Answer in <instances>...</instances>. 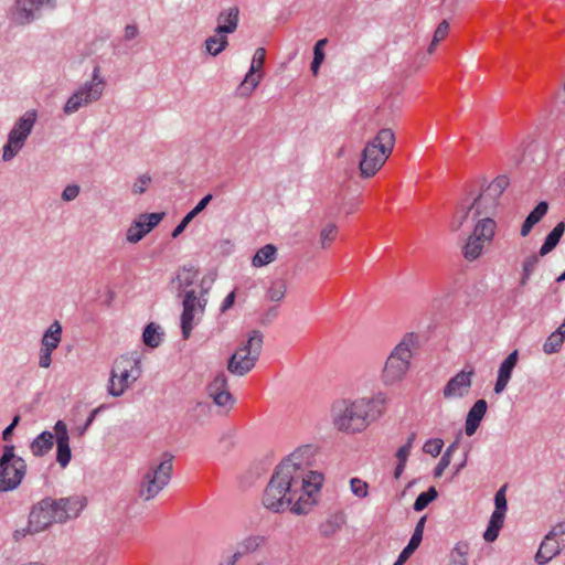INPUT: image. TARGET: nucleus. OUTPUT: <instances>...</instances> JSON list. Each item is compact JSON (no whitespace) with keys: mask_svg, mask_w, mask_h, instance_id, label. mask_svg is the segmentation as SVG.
<instances>
[{"mask_svg":"<svg viewBox=\"0 0 565 565\" xmlns=\"http://www.w3.org/2000/svg\"><path fill=\"white\" fill-rule=\"evenodd\" d=\"M284 466H277L263 493V504L266 509L280 513L295 500V495L302 490L308 497L317 493L323 481L322 473L308 471L307 476H291L282 473Z\"/></svg>","mask_w":565,"mask_h":565,"instance_id":"nucleus-1","label":"nucleus"},{"mask_svg":"<svg viewBox=\"0 0 565 565\" xmlns=\"http://www.w3.org/2000/svg\"><path fill=\"white\" fill-rule=\"evenodd\" d=\"M385 402L383 393L372 398L337 401L331 407L332 423L340 431L361 433L382 415Z\"/></svg>","mask_w":565,"mask_h":565,"instance_id":"nucleus-2","label":"nucleus"},{"mask_svg":"<svg viewBox=\"0 0 565 565\" xmlns=\"http://www.w3.org/2000/svg\"><path fill=\"white\" fill-rule=\"evenodd\" d=\"M395 145V135L391 128H382L376 136L366 142L359 169L363 178L373 177L386 162Z\"/></svg>","mask_w":565,"mask_h":565,"instance_id":"nucleus-3","label":"nucleus"},{"mask_svg":"<svg viewBox=\"0 0 565 565\" xmlns=\"http://www.w3.org/2000/svg\"><path fill=\"white\" fill-rule=\"evenodd\" d=\"M263 343V333L253 330L248 339L228 358V372L236 376H244L250 372L260 356Z\"/></svg>","mask_w":565,"mask_h":565,"instance_id":"nucleus-4","label":"nucleus"},{"mask_svg":"<svg viewBox=\"0 0 565 565\" xmlns=\"http://www.w3.org/2000/svg\"><path fill=\"white\" fill-rule=\"evenodd\" d=\"M141 375V361L135 354H122L114 362L107 384V392L114 397L121 396L129 387V379L137 381Z\"/></svg>","mask_w":565,"mask_h":565,"instance_id":"nucleus-5","label":"nucleus"},{"mask_svg":"<svg viewBox=\"0 0 565 565\" xmlns=\"http://www.w3.org/2000/svg\"><path fill=\"white\" fill-rule=\"evenodd\" d=\"M26 461L15 454L13 445H4L0 455V492L14 491L26 475Z\"/></svg>","mask_w":565,"mask_h":565,"instance_id":"nucleus-6","label":"nucleus"},{"mask_svg":"<svg viewBox=\"0 0 565 565\" xmlns=\"http://www.w3.org/2000/svg\"><path fill=\"white\" fill-rule=\"evenodd\" d=\"M415 340L414 333L407 334L388 355L382 373L385 385L395 384L406 374L412 358L411 347L415 343Z\"/></svg>","mask_w":565,"mask_h":565,"instance_id":"nucleus-7","label":"nucleus"},{"mask_svg":"<svg viewBox=\"0 0 565 565\" xmlns=\"http://www.w3.org/2000/svg\"><path fill=\"white\" fill-rule=\"evenodd\" d=\"M174 456L170 452L163 454V460L143 476L139 495L145 500H151L160 493V491L168 486L171 479L173 469Z\"/></svg>","mask_w":565,"mask_h":565,"instance_id":"nucleus-8","label":"nucleus"},{"mask_svg":"<svg viewBox=\"0 0 565 565\" xmlns=\"http://www.w3.org/2000/svg\"><path fill=\"white\" fill-rule=\"evenodd\" d=\"M55 499L45 497L34 504L29 514V522L25 532L30 534L40 533L49 529L53 523H60Z\"/></svg>","mask_w":565,"mask_h":565,"instance_id":"nucleus-9","label":"nucleus"},{"mask_svg":"<svg viewBox=\"0 0 565 565\" xmlns=\"http://www.w3.org/2000/svg\"><path fill=\"white\" fill-rule=\"evenodd\" d=\"M164 216V212L140 214L127 230V242L132 244L140 242L148 233L160 224Z\"/></svg>","mask_w":565,"mask_h":565,"instance_id":"nucleus-10","label":"nucleus"},{"mask_svg":"<svg viewBox=\"0 0 565 565\" xmlns=\"http://www.w3.org/2000/svg\"><path fill=\"white\" fill-rule=\"evenodd\" d=\"M44 6L54 9L55 0H15L12 19L17 24H29L36 19L35 12Z\"/></svg>","mask_w":565,"mask_h":565,"instance_id":"nucleus-11","label":"nucleus"},{"mask_svg":"<svg viewBox=\"0 0 565 565\" xmlns=\"http://www.w3.org/2000/svg\"><path fill=\"white\" fill-rule=\"evenodd\" d=\"M510 180L508 175H498L486 189L472 201V206H476V215H481L482 201L490 202L491 206H497L499 198L504 190L509 186Z\"/></svg>","mask_w":565,"mask_h":565,"instance_id":"nucleus-12","label":"nucleus"},{"mask_svg":"<svg viewBox=\"0 0 565 565\" xmlns=\"http://www.w3.org/2000/svg\"><path fill=\"white\" fill-rule=\"evenodd\" d=\"M473 375H475V370L470 369L469 371L461 370L456 375L450 377L443 390L444 397L445 398H462V397H465L471 388Z\"/></svg>","mask_w":565,"mask_h":565,"instance_id":"nucleus-13","label":"nucleus"},{"mask_svg":"<svg viewBox=\"0 0 565 565\" xmlns=\"http://www.w3.org/2000/svg\"><path fill=\"white\" fill-rule=\"evenodd\" d=\"M311 456V447L309 445L301 446L284 458L278 466H284L282 473L296 476H306L305 467L309 463Z\"/></svg>","mask_w":565,"mask_h":565,"instance_id":"nucleus-14","label":"nucleus"},{"mask_svg":"<svg viewBox=\"0 0 565 565\" xmlns=\"http://www.w3.org/2000/svg\"><path fill=\"white\" fill-rule=\"evenodd\" d=\"M100 87L93 88L90 85H82L65 103L63 111L66 115L76 113L81 107L86 106L100 98Z\"/></svg>","mask_w":565,"mask_h":565,"instance_id":"nucleus-15","label":"nucleus"},{"mask_svg":"<svg viewBox=\"0 0 565 565\" xmlns=\"http://www.w3.org/2000/svg\"><path fill=\"white\" fill-rule=\"evenodd\" d=\"M266 51L264 47L256 49L250 67L238 88L241 96H248L259 84L262 75L257 74V72L263 66Z\"/></svg>","mask_w":565,"mask_h":565,"instance_id":"nucleus-16","label":"nucleus"},{"mask_svg":"<svg viewBox=\"0 0 565 565\" xmlns=\"http://www.w3.org/2000/svg\"><path fill=\"white\" fill-rule=\"evenodd\" d=\"M56 436V461L62 468H66L72 459V450L70 446V434L67 425L64 420L58 419L54 427Z\"/></svg>","mask_w":565,"mask_h":565,"instance_id":"nucleus-17","label":"nucleus"},{"mask_svg":"<svg viewBox=\"0 0 565 565\" xmlns=\"http://www.w3.org/2000/svg\"><path fill=\"white\" fill-rule=\"evenodd\" d=\"M58 511L60 523H64L70 519H75L79 515L81 511L86 507L87 500L83 495H73L68 498L55 499Z\"/></svg>","mask_w":565,"mask_h":565,"instance_id":"nucleus-18","label":"nucleus"},{"mask_svg":"<svg viewBox=\"0 0 565 565\" xmlns=\"http://www.w3.org/2000/svg\"><path fill=\"white\" fill-rule=\"evenodd\" d=\"M519 356V350L515 349L512 352H510L508 356L500 363L497 380L493 387V392L497 395H500L505 391L512 377L513 370L518 365Z\"/></svg>","mask_w":565,"mask_h":565,"instance_id":"nucleus-19","label":"nucleus"},{"mask_svg":"<svg viewBox=\"0 0 565 565\" xmlns=\"http://www.w3.org/2000/svg\"><path fill=\"white\" fill-rule=\"evenodd\" d=\"M182 307L183 310L180 317V328L182 332V338L186 340L190 338L191 331L193 329L194 311L196 308L195 290L191 289L184 291Z\"/></svg>","mask_w":565,"mask_h":565,"instance_id":"nucleus-20","label":"nucleus"},{"mask_svg":"<svg viewBox=\"0 0 565 565\" xmlns=\"http://www.w3.org/2000/svg\"><path fill=\"white\" fill-rule=\"evenodd\" d=\"M36 110L25 111L13 125L8 135L20 138V146H24L25 140L31 135L34 124L36 122Z\"/></svg>","mask_w":565,"mask_h":565,"instance_id":"nucleus-21","label":"nucleus"},{"mask_svg":"<svg viewBox=\"0 0 565 565\" xmlns=\"http://www.w3.org/2000/svg\"><path fill=\"white\" fill-rule=\"evenodd\" d=\"M239 21V9L238 7H232L225 10H222L217 18V25L214 29V32L217 34H232L236 31Z\"/></svg>","mask_w":565,"mask_h":565,"instance_id":"nucleus-22","label":"nucleus"},{"mask_svg":"<svg viewBox=\"0 0 565 565\" xmlns=\"http://www.w3.org/2000/svg\"><path fill=\"white\" fill-rule=\"evenodd\" d=\"M488 409V403L486 399L480 398L475 402L471 408L468 411L466 423H465V433L467 436H472L478 430L486 413Z\"/></svg>","mask_w":565,"mask_h":565,"instance_id":"nucleus-23","label":"nucleus"},{"mask_svg":"<svg viewBox=\"0 0 565 565\" xmlns=\"http://www.w3.org/2000/svg\"><path fill=\"white\" fill-rule=\"evenodd\" d=\"M565 547V537L562 540L544 537L543 542L540 545L539 551L535 554V562L539 565L547 564L552 558L557 556L562 550Z\"/></svg>","mask_w":565,"mask_h":565,"instance_id":"nucleus-24","label":"nucleus"},{"mask_svg":"<svg viewBox=\"0 0 565 565\" xmlns=\"http://www.w3.org/2000/svg\"><path fill=\"white\" fill-rule=\"evenodd\" d=\"M57 433L43 430L30 444V450L34 457H43L47 455L56 443Z\"/></svg>","mask_w":565,"mask_h":565,"instance_id":"nucleus-25","label":"nucleus"},{"mask_svg":"<svg viewBox=\"0 0 565 565\" xmlns=\"http://www.w3.org/2000/svg\"><path fill=\"white\" fill-rule=\"evenodd\" d=\"M213 200V194L211 193H207L205 194L198 203L191 210L189 211L184 216L183 218L180 221V223L173 228V231L171 232V237L172 238H177L179 235H181L186 226L189 225V223L196 216L199 215L202 211L205 210V207L207 206V204Z\"/></svg>","mask_w":565,"mask_h":565,"instance_id":"nucleus-26","label":"nucleus"},{"mask_svg":"<svg viewBox=\"0 0 565 565\" xmlns=\"http://www.w3.org/2000/svg\"><path fill=\"white\" fill-rule=\"evenodd\" d=\"M547 211L548 203L546 201H540L523 221L520 231L521 236H527L532 228L546 215Z\"/></svg>","mask_w":565,"mask_h":565,"instance_id":"nucleus-27","label":"nucleus"},{"mask_svg":"<svg viewBox=\"0 0 565 565\" xmlns=\"http://www.w3.org/2000/svg\"><path fill=\"white\" fill-rule=\"evenodd\" d=\"M62 326L55 320L50 324V327L44 331L41 339V349L47 351H54L61 343L62 340Z\"/></svg>","mask_w":565,"mask_h":565,"instance_id":"nucleus-28","label":"nucleus"},{"mask_svg":"<svg viewBox=\"0 0 565 565\" xmlns=\"http://www.w3.org/2000/svg\"><path fill=\"white\" fill-rule=\"evenodd\" d=\"M565 232V222H558L553 230L546 235L542 246L540 247L539 255L545 256L550 254L559 243Z\"/></svg>","mask_w":565,"mask_h":565,"instance_id":"nucleus-29","label":"nucleus"},{"mask_svg":"<svg viewBox=\"0 0 565 565\" xmlns=\"http://www.w3.org/2000/svg\"><path fill=\"white\" fill-rule=\"evenodd\" d=\"M198 275L199 270L192 264L183 265L179 269L175 278L172 279V282H178L179 296L181 295V291H183L186 287H190L194 284Z\"/></svg>","mask_w":565,"mask_h":565,"instance_id":"nucleus-30","label":"nucleus"},{"mask_svg":"<svg viewBox=\"0 0 565 565\" xmlns=\"http://www.w3.org/2000/svg\"><path fill=\"white\" fill-rule=\"evenodd\" d=\"M315 494L308 497L302 490H299L298 494L295 495L294 502L289 505L290 511L296 515L308 514L312 505L316 504Z\"/></svg>","mask_w":565,"mask_h":565,"instance_id":"nucleus-31","label":"nucleus"},{"mask_svg":"<svg viewBox=\"0 0 565 565\" xmlns=\"http://www.w3.org/2000/svg\"><path fill=\"white\" fill-rule=\"evenodd\" d=\"M277 247L274 244H266L260 247L252 258L254 267H263L276 259Z\"/></svg>","mask_w":565,"mask_h":565,"instance_id":"nucleus-32","label":"nucleus"},{"mask_svg":"<svg viewBox=\"0 0 565 565\" xmlns=\"http://www.w3.org/2000/svg\"><path fill=\"white\" fill-rule=\"evenodd\" d=\"M164 335L161 327L154 322H149L142 332V341L149 348H158Z\"/></svg>","mask_w":565,"mask_h":565,"instance_id":"nucleus-33","label":"nucleus"},{"mask_svg":"<svg viewBox=\"0 0 565 565\" xmlns=\"http://www.w3.org/2000/svg\"><path fill=\"white\" fill-rule=\"evenodd\" d=\"M494 228L495 222L490 217H486L477 222L470 236L479 238L482 242L491 241L494 235Z\"/></svg>","mask_w":565,"mask_h":565,"instance_id":"nucleus-34","label":"nucleus"},{"mask_svg":"<svg viewBox=\"0 0 565 565\" xmlns=\"http://www.w3.org/2000/svg\"><path fill=\"white\" fill-rule=\"evenodd\" d=\"M205 50L211 56L220 55L228 45L227 34H217L215 33L212 36H209L205 42Z\"/></svg>","mask_w":565,"mask_h":565,"instance_id":"nucleus-35","label":"nucleus"},{"mask_svg":"<svg viewBox=\"0 0 565 565\" xmlns=\"http://www.w3.org/2000/svg\"><path fill=\"white\" fill-rule=\"evenodd\" d=\"M438 498V491L434 486H430L426 491L420 492L413 504L416 512L425 510L434 500Z\"/></svg>","mask_w":565,"mask_h":565,"instance_id":"nucleus-36","label":"nucleus"},{"mask_svg":"<svg viewBox=\"0 0 565 565\" xmlns=\"http://www.w3.org/2000/svg\"><path fill=\"white\" fill-rule=\"evenodd\" d=\"M483 242L479 238L469 236L462 247L463 257L468 260L477 259L482 252Z\"/></svg>","mask_w":565,"mask_h":565,"instance_id":"nucleus-37","label":"nucleus"},{"mask_svg":"<svg viewBox=\"0 0 565 565\" xmlns=\"http://www.w3.org/2000/svg\"><path fill=\"white\" fill-rule=\"evenodd\" d=\"M458 445H459V441L455 440L446 448V450L444 451V454L441 455V457L439 459V462L437 463V466L434 469L435 478H440L443 476L445 469L448 468V466L450 465V461H451V456H452L454 451L458 448Z\"/></svg>","mask_w":565,"mask_h":565,"instance_id":"nucleus-38","label":"nucleus"},{"mask_svg":"<svg viewBox=\"0 0 565 565\" xmlns=\"http://www.w3.org/2000/svg\"><path fill=\"white\" fill-rule=\"evenodd\" d=\"M507 484H503L494 494V510L491 515L503 519L508 510V501L505 497Z\"/></svg>","mask_w":565,"mask_h":565,"instance_id":"nucleus-39","label":"nucleus"},{"mask_svg":"<svg viewBox=\"0 0 565 565\" xmlns=\"http://www.w3.org/2000/svg\"><path fill=\"white\" fill-rule=\"evenodd\" d=\"M507 484H503L494 494V510L491 515L503 519L508 510V501L505 497Z\"/></svg>","mask_w":565,"mask_h":565,"instance_id":"nucleus-40","label":"nucleus"},{"mask_svg":"<svg viewBox=\"0 0 565 565\" xmlns=\"http://www.w3.org/2000/svg\"><path fill=\"white\" fill-rule=\"evenodd\" d=\"M503 523H504L503 519L491 515L490 520L488 522L487 529L482 535L483 540L488 543L494 542L499 536V533L503 526Z\"/></svg>","mask_w":565,"mask_h":565,"instance_id":"nucleus-41","label":"nucleus"},{"mask_svg":"<svg viewBox=\"0 0 565 565\" xmlns=\"http://www.w3.org/2000/svg\"><path fill=\"white\" fill-rule=\"evenodd\" d=\"M20 138L14 137L13 135H8L7 142L2 148V160L10 161L12 160L18 152L22 149L23 146H20Z\"/></svg>","mask_w":565,"mask_h":565,"instance_id":"nucleus-42","label":"nucleus"},{"mask_svg":"<svg viewBox=\"0 0 565 565\" xmlns=\"http://www.w3.org/2000/svg\"><path fill=\"white\" fill-rule=\"evenodd\" d=\"M469 551V545L466 542H458L451 551L450 565H468L467 554Z\"/></svg>","mask_w":565,"mask_h":565,"instance_id":"nucleus-43","label":"nucleus"},{"mask_svg":"<svg viewBox=\"0 0 565 565\" xmlns=\"http://www.w3.org/2000/svg\"><path fill=\"white\" fill-rule=\"evenodd\" d=\"M265 543V537L260 535H252L246 539H244L239 543V553H242V556L247 553L255 552L260 545Z\"/></svg>","mask_w":565,"mask_h":565,"instance_id":"nucleus-44","label":"nucleus"},{"mask_svg":"<svg viewBox=\"0 0 565 565\" xmlns=\"http://www.w3.org/2000/svg\"><path fill=\"white\" fill-rule=\"evenodd\" d=\"M564 341L565 340L561 335L553 331L543 343V352L545 354L557 353L561 350Z\"/></svg>","mask_w":565,"mask_h":565,"instance_id":"nucleus-45","label":"nucleus"},{"mask_svg":"<svg viewBox=\"0 0 565 565\" xmlns=\"http://www.w3.org/2000/svg\"><path fill=\"white\" fill-rule=\"evenodd\" d=\"M226 390H228V380L224 372H218L206 387L209 395Z\"/></svg>","mask_w":565,"mask_h":565,"instance_id":"nucleus-46","label":"nucleus"},{"mask_svg":"<svg viewBox=\"0 0 565 565\" xmlns=\"http://www.w3.org/2000/svg\"><path fill=\"white\" fill-rule=\"evenodd\" d=\"M342 523V519L338 516L328 519L326 522L321 523L319 527L320 534L324 537H330L340 530Z\"/></svg>","mask_w":565,"mask_h":565,"instance_id":"nucleus-47","label":"nucleus"},{"mask_svg":"<svg viewBox=\"0 0 565 565\" xmlns=\"http://www.w3.org/2000/svg\"><path fill=\"white\" fill-rule=\"evenodd\" d=\"M287 286L285 280L277 279L271 282V286L267 290V296L271 301H280L286 294Z\"/></svg>","mask_w":565,"mask_h":565,"instance_id":"nucleus-48","label":"nucleus"},{"mask_svg":"<svg viewBox=\"0 0 565 565\" xmlns=\"http://www.w3.org/2000/svg\"><path fill=\"white\" fill-rule=\"evenodd\" d=\"M426 521H427L426 515H423L419 518V520L417 521V523L415 525L414 532L408 541V544L412 545V547H415L416 550L419 547V545L423 541V534H424Z\"/></svg>","mask_w":565,"mask_h":565,"instance_id":"nucleus-49","label":"nucleus"},{"mask_svg":"<svg viewBox=\"0 0 565 565\" xmlns=\"http://www.w3.org/2000/svg\"><path fill=\"white\" fill-rule=\"evenodd\" d=\"M209 396L213 399V403L218 407L232 406L235 402L233 394L228 390L220 391Z\"/></svg>","mask_w":565,"mask_h":565,"instance_id":"nucleus-50","label":"nucleus"},{"mask_svg":"<svg viewBox=\"0 0 565 565\" xmlns=\"http://www.w3.org/2000/svg\"><path fill=\"white\" fill-rule=\"evenodd\" d=\"M444 447V440L441 438H431L426 440L423 446V451L425 454L431 455L433 457H437Z\"/></svg>","mask_w":565,"mask_h":565,"instance_id":"nucleus-51","label":"nucleus"},{"mask_svg":"<svg viewBox=\"0 0 565 565\" xmlns=\"http://www.w3.org/2000/svg\"><path fill=\"white\" fill-rule=\"evenodd\" d=\"M350 488H351L352 493L354 495H356L358 498L367 497L369 484L365 481H363L356 477L351 478Z\"/></svg>","mask_w":565,"mask_h":565,"instance_id":"nucleus-52","label":"nucleus"},{"mask_svg":"<svg viewBox=\"0 0 565 565\" xmlns=\"http://www.w3.org/2000/svg\"><path fill=\"white\" fill-rule=\"evenodd\" d=\"M337 232V225L331 223L328 224L324 228H322L320 233V243L322 248H327L330 243L334 239V234Z\"/></svg>","mask_w":565,"mask_h":565,"instance_id":"nucleus-53","label":"nucleus"},{"mask_svg":"<svg viewBox=\"0 0 565 565\" xmlns=\"http://www.w3.org/2000/svg\"><path fill=\"white\" fill-rule=\"evenodd\" d=\"M107 408V405L106 404H102L99 405L98 407L94 408L88 417L86 418L85 423L83 426L78 427L77 428V431H78V435L79 436H83L87 429L92 426V424L94 423L95 418L97 417L98 414H100L103 411H105Z\"/></svg>","mask_w":565,"mask_h":565,"instance_id":"nucleus-54","label":"nucleus"},{"mask_svg":"<svg viewBox=\"0 0 565 565\" xmlns=\"http://www.w3.org/2000/svg\"><path fill=\"white\" fill-rule=\"evenodd\" d=\"M84 85H90V86H93V88H95V86L98 85L100 87L98 90H100V95L103 94L104 86H105V79H104V77L100 76V66L99 65H95V67L93 70V74H92V81L86 82Z\"/></svg>","mask_w":565,"mask_h":565,"instance_id":"nucleus-55","label":"nucleus"},{"mask_svg":"<svg viewBox=\"0 0 565 565\" xmlns=\"http://www.w3.org/2000/svg\"><path fill=\"white\" fill-rule=\"evenodd\" d=\"M79 185L77 184H68L62 191L61 198L65 202H70L75 200L79 194Z\"/></svg>","mask_w":565,"mask_h":565,"instance_id":"nucleus-56","label":"nucleus"},{"mask_svg":"<svg viewBox=\"0 0 565 565\" xmlns=\"http://www.w3.org/2000/svg\"><path fill=\"white\" fill-rule=\"evenodd\" d=\"M449 23L447 20H443L434 32L433 44H438L448 33Z\"/></svg>","mask_w":565,"mask_h":565,"instance_id":"nucleus-57","label":"nucleus"},{"mask_svg":"<svg viewBox=\"0 0 565 565\" xmlns=\"http://www.w3.org/2000/svg\"><path fill=\"white\" fill-rule=\"evenodd\" d=\"M151 182V177L148 173L141 174L132 186V193L142 194L146 192V185Z\"/></svg>","mask_w":565,"mask_h":565,"instance_id":"nucleus-58","label":"nucleus"},{"mask_svg":"<svg viewBox=\"0 0 565 565\" xmlns=\"http://www.w3.org/2000/svg\"><path fill=\"white\" fill-rule=\"evenodd\" d=\"M415 551L416 548L412 547V545L407 543V545L402 550L393 565H404L407 562V559L415 553Z\"/></svg>","mask_w":565,"mask_h":565,"instance_id":"nucleus-59","label":"nucleus"},{"mask_svg":"<svg viewBox=\"0 0 565 565\" xmlns=\"http://www.w3.org/2000/svg\"><path fill=\"white\" fill-rule=\"evenodd\" d=\"M546 539H565V522L557 523L546 535Z\"/></svg>","mask_w":565,"mask_h":565,"instance_id":"nucleus-60","label":"nucleus"},{"mask_svg":"<svg viewBox=\"0 0 565 565\" xmlns=\"http://www.w3.org/2000/svg\"><path fill=\"white\" fill-rule=\"evenodd\" d=\"M539 262H540V255L539 254L530 255L529 257H526L524 259L522 270L533 274V271H534L536 265L539 264Z\"/></svg>","mask_w":565,"mask_h":565,"instance_id":"nucleus-61","label":"nucleus"},{"mask_svg":"<svg viewBox=\"0 0 565 565\" xmlns=\"http://www.w3.org/2000/svg\"><path fill=\"white\" fill-rule=\"evenodd\" d=\"M52 351H47L44 349H40L39 353V366L42 369H47L52 364Z\"/></svg>","mask_w":565,"mask_h":565,"instance_id":"nucleus-62","label":"nucleus"},{"mask_svg":"<svg viewBox=\"0 0 565 565\" xmlns=\"http://www.w3.org/2000/svg\"><path fill=\"white\" fill-rule=\"evenodd\" d=\"M235 298H236V295H235V291H231L227 294V296L225 297V299L223 300L222 305H221V308H220V311L221 313H224L226 312L228 309H231L235 302Z\"/></svg>","mask_w":565,"mask_h":565,"instance_id":"nucleus-63","label":"nucleus"},{"mask_svg":"<svg viewBox=\"0 0 565 565\" xmlns=\"http://www.w3.org/2000/svg\"><path fill=\"white\" fill-rule=\"evenodd\" d=\"M139 34V30L137 28L136 24H127L125 26V34H124V39L126 41H130V40H134L135 38H137Z\"/></svg>","mask_w":565,"mask_h":565,"instance_id":"nucleus-64","label":"nucleus"}]
</instances>
